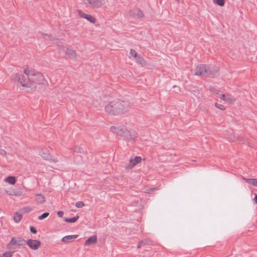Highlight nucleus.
Wrapping results in <instances>:
<instances>
[{
  "label": "nucleus",
  "mask_w": 257,
  "mask_h": 257,
  "mask_svg": "<svg viewBox=\"0 0 257 257\" xmlns=\"http://www.w3.org/2000/svg\"><path fill=\"white\" fill-rule=\"evenodd\" d=\"M220 98L222 100L227 102V103H231V104L234 103L236 100V99L234 97H233V96H232L229 94H221L220 96Z\"/></svg>",
  "instance_id": "obj_11"
},
{
  "label": "nucleus",
  "mask_w": 257,
  "mask_h": 257,
  "mask_svg": "<svg viewBox=\"0 0 257 257\" xmlns=\"http://www.w3.org/2000/svg\"><path fill=\"white\" fill-rule=\"evenodd\" d=\"M35 200L38 204H43L46 200L45 196L41 193H38L36 195Z\"/></svg>",
  "instance_id": "obj_15"
},
{
  "label": "nucleus",
  "mask_w": 257,
  "mask_h": 257,
  "mask_svg": "<svg viewBox=\"0 0 257 257\" xmlns=\"http://www.w3.org/2000/svg\"><path fill=\"white\" fill-rule=\"evenodd\" d=\"M215 105L216 107L219 108L220 110H224L225 107L222 104H220L217 103H215Z\"/></svg>",
  "instance_id": "obj_29"
},
{
  "label": "nucleus",
  "mask_w": 257,
  "mask_h": 257,
  "mask_svg": "<svg viewBox=\"0 0 257 257\" xmlns=\"http://www.w3.org/2000/svg\"><path fill=\"white\" fill-rule=\"evenodd\" d=\"M40 155L45 160H50V156L47 150H43Z\"/></svg>",
  "instance_id": "obj_20"
},
{
  "label": "nucleus",
  "mask_w": 257,
  "mask_h": 257,
  "mask_svg": "<svg viewBox=\"0 0 257 257\" xmlns=\"http://www.w3.org/2000/svg\"><path fill=\"white\" fill-rule=\"evenodd\" d=\"M25 209H26V211H27V212L31 210V209H29V208H26Z\"/></svg>",
  "instance_id": "obj_37"
},
{
  "label": "nucleus",
  "mask_w": 257,
  "mask_h": 257,
  "mask_svg": "<svg viewBox=\"0 0 257 257\" xmlns=\"http://www.w3.org/2000/svg\"><path fill=\"white\" fill-rule=\"evenodd\" d=\"M78 218H79V216L78 215H77L72 218H65L64 220H65V221H66L67 222L74 223V222H75L78 220Z\"/></svg>",
  "instance_id": "obj_22"
},
{
  "label": "nucleus",
  "mask_w": 257,
  "mask_h": 257,
  "mask_svg": "<svg viewBox=\"0 0 257 257\" xmlns=\"http://www.w3.org/2000/svg\"><path fill=\"white\" fill-rule=\"evenodd\" d=\"M254 200L255 201L256 203H257V195H255V197L254 198Z\"/></svg>",
  "instance_id": "obj_36"
},
{
  "label": "nucleus",
  "mask_w": 257,
  "mask_h": 257,
  "mask_svg": "<svg viewBox=\"0 0 257 257\" xmlns=\"http://www.w3.org/2000/svg\"><path fill=\"white\" fill-rule=\"evenodd\" d=\"M134 60L136 61V63L141 65L142 66H144L146 65L145 60L140 55H138Z\"/></svg>",
  "instance_id": "obj_17"
},
{
  "label": "nucleus",
  "mask_w": 257,
  "mask_h": 257,
  "mask_svg": "<svg viewBox=\"0 0 257 257\" xmlns=\"http://www.w3.org/2000/svg\"><path fill=\"white\" fill-rule=\"evenodd\" d=\"M88 3L93 8H99L104 6L107 0H87Z\"/></svg>",
  "instance_id": "obj_7"
},
{
  "label": "nucleus",
  "mask_w": 257,
  "mask_h": 257,
  "mask_svg": "<svg viewBox=\"0 0 257 257\" xmlns=\"http://www.w3.org/2000/svg\"><path fill=\"white\" fill-rule=\"evenodd\" d=\"M64 214V212L62 211H59L57 212V215L59 217H62Z\"/></svg>",
  "instance_id": "obj_33"
},
{
  "label": "nucleus",
  "mask_w": 257,
  "mask_h": 257,
  "mask_svg": "<svg viewBox=\"0 0 257 257\" xmlns=\"http://www.w3.org/2000/svg\"><path fill=\"white\" fill-rule=\"evenodd\" d=\"M72 150L75 152L81 153L83 150L79 147H75L74 148L72 149Z\"/></svg>",
  "instance_id": "obj_28"
},
{
  "label": "nucleus",
  "mask_w": 257,
  "mask_h": 257,
  "mask_svg": "<svg viewBox=\"0 0 257 257\" xmlns=\"http://www.w3.org/2000/svg\"><path fill=\"white\" fill-rule=\"evenodd\" d=\"M6 154L7 152L4 149H0V155L4 157Z\"/></svg>",
  "instance_id": "obj_30"
},
{
  "label": "nucleus",
  "mask_w": 257,
  "mask_h": 257,
  "mask_svg": "<svg viewBox=\"0 0 257 257\" xmlns=\"http://www.w3.org/2000/svg\"><path fill=\"white\" fill-rule=\"evenodd\" d=\"M110 130L112 133L117 135L123 137L127 139H129L130 131L125 127L120 126L117 127L111 126Z\"/></svg>",
  "instance_id": "obj_5"
},
{
  "label": "nucleus",
  "mask_w": 257,
  "mask_h": 257,
  "mask_svg": "<svg viewBox=\"0 0 257 257\" xmlns=\"http://www.w3.org/2000/svg\"><path fill=\"white\" fill-rule=\"evenodd\" d=\"M51 161H53L55 163H57L59 161V160L57 159H52Z\"/></svg>",
  "instance_id": "obj_35"
},
{
  "label": "nucleus",
  "mask_w": 257,
  "mask_h": 257,
  "mask_svg": "<svg viewBox=\"0 0 257 257\" xmlns=\"http://www.w3.org/2000/svg\"><path fill=\"white\" fill-rule=\"evenodd\" d=\"M49 213L48 212H45L43 214H42V215H40L38 217V219L39 220H42V219L46 218L47 217H48L49 216Z\"/></svg>",
  "instance_id": "obj_24"
},
{
  "label": "nucleus",
  "mask_w": 257,
  "mask_h": 257,
  "mask_svg": "<svg viewBox=\"0 0 257 257\" xmlns=\"http://www.w3.org/2000/svg\"><path fill=\"white\" fill-rule=\"evenodd\" d=\"M130 58H131V57H133L134 58V59L136 57H137V56L138 55L137 52L135 50H134L133 49H131L130 52Z\"/></svg>",
  "instance_id": "obj_23"
},
{
  "label": "nucleus",
  "mask_w": 257,
  "mask_h": 257,
  "mask_svg": "<svg viewBox=\"0 0 257 257\" xmlns=\"http://www.w3.org/2000/svg\"><path fill=\"white\" fill-rule=\"evenodd\" d=\"M30 231L31 232L33 233H36L37 232L36 229L33 226L30 227Z\"/></svg>",
  "instance_id": "obj_31"
},
{
  "label": "nucleus",
  "mask_w": 257,
  "mask_h": 257,
  "mask_svg": "<svg viewBox=\"0 0 257 257\" xmlns=\"http://www.w3.org/2000/svg\"><path fill=\"white\" fill-rule=\"evenodd\" d=\"M129 15L134 18H139L143 17L142 12L139 9H134L130 11Z\"/></svg>",
  "instance_id": "obj_12"
},
{
  "label": "nucleus",
  "mask_w": 257,
  "mask_h": 257,
  "mask_svg": "<svg viewBox=\"0 0 257 257\" xmlns=\"http://www.w3.org/2000/svg\"><path fill=\"white\" fill-rule=\"evenodd\" d=\"M5 181L10 184L14 185L16 183L17 179L14 176H9L5 179Z\"/></svg>",
  "instance_id": "obj_18"
},
{
  "label": "nucleus",
  "mask_w": 257,
  "mask_h": 257,
  "mask_svg": "<svg viewBox=\"0 0 257 257\" xmlns=\"http://www.w3.org/2000/svg\"><path fill=\"white\" fill-rule=\"evenodd\" d=\"M78 13L80 17L86 19L87 21L92 24L95 23L96 19L93 16L85 14L81 11H78Z\"/></svg>",
  "instance_id": "obj_10"
},
{
  "label": "nucleus",
  "mask_w": 257,
  "mask_h": 257,
  "mask_svg": "<svg viewBox=\"0 0 257 257\" xmlns=\"http://www.w3.org/2000/svg\"><path fill=\"white\" fill-rule=\"evenodd\" d=\"M65 53L66 55H67L71 59H75L77 57L76 51L71 48L67 49Z\"/></svg>",
  "instance_id": "obj_14"
},
{
  "label": "nucleus",
  "mask_w": 257,
  "mask_h": 257,
  "mask_svg": "<svg viewBox=\"0 0 257 257\" xmlns=\"http://www.w3.org/2000/svg\"><path fill=\"white\" fill-rule=\"evenodd\" d=\"M177 1H178V0H176Z\"/></svg>",
  "instance_id": "obj_38"
},
{
  "label": "nucleus",
  "mask_w": 257,
  "mask_h": 257,
  "mask_svg": "<svg viewBox=\"0 0 257 257\" xmlns=\"http://www.w3.org/2000/svg\"><path fill=\"white\" fill-rule=\"evenodd\" d=\"M12 78L14 81L20 83L23 88V90L29 92V79L27 76L26 77L19 73H15L13 74Z\"/></svg>",
  "instance_id": "obj_4"
},
{
  "label": "nucleus",
  "mask_w": 257,
  "mask_h": 257,
  "mask_svg": "<svg viewBox=\"0 0 257 257\" xmlns=\"http://www.w3.org/2000/svg\"><path fill=\"white\" fill-rule=\"evenodd\" d=\"M131 108L130 103L127 101L113 100L109 102L105 106L106 113L111 115H119L127 112Z\"/></svg>",
  "instance_id": "obj_2"
},
{
  "label": "nucleus",
  "mask_w": 257,
  "mask_h": 257,
  "mask_svg": "<svg viewBox=\"0 0 257 257\" xmlns=\"http://www.w3.org/2000/svg\"><path fill=\"white\" fill-rule=\"evenodd\" d=\"M75 206L77 208H81L84 206V203L82 201H78L76 203Z\"/></svg>",
  "instance_id": "obj_26"
},
{
  "label": "nucleus",
  "mask_w": 257,
  "mask_h": 257,
  "mask_svg": "<svg viewBox=\"0 0 257 257\" xmlns=\"http://www.w3.org/2000/svg\"><path fill=\"white\" fill-rule=\"evenodd\" d=\"M26 243L32 249L36 250L41 245V242L38 240L28 239Z\"/></svg>",
  "instance_id": "obj_8"
},
{
  "label": "nucleus",
  "mask_w": 257,
  "mask_h": 257,
  "mask_svg": "<svg viewBox=\"0 0 257 257\" xmlns=\"http://www.w3.org/2000/svg\"><path fill=\"white\" fill-rule=\"evenodd\" d=\"M78 237L77 235H70L63 237L62 238V241L63 242H69L70 241L75 239Z\"/></svg>",
  "instance_id": "obj_16"
},
{
  "label": "nucleus",
  "mask_w": 257,
  "mask_h": 257,
  "mask_svg": "<svg viewBox=\"0 0 257 257\" xmlns=\"http://www.w3.org/2000/svg\"><path fill=\"white\" fill-rule=\"evenodd\" d=\"M13 218L15 222L19 223L22 218V215L18 212H16Z\"/></svg>",
  "instance_id": "obj_21"
},
{
  "label": "nucleus",
  "mask_w": 257,
  "mask_h": 257,
  "mask_svg": "<svg viewBox=\"0 0 257 257\" xmlns=\"http://www.w3.org/2000/svg\"><path fill=\"white\" fill-rule=\"evenodd\" d=\"M97 238L96 235H92L89 237L85 242L84 245L89 246L91 244H95L97 243Z\"/></svg>",
  "instance_id": "obj_13"
},
{
  "label": "nucleus",
  "mask_w": 257,
  "mask_h": 257,
  "mask_svg": "<svg viewBox=\"0 0 257 257\" xmlns=\"http://www.w3.org/2000/svg\"><path fill=\"white\" fill-rule=\"evenodd\" d=\"M210 90L216 94L218 93V92H219L218 90H217L213 87H210Z\"/></svg>",
  "instance_id": "obj_32"
},
{
  "label": "nucleus",
  "mask_w": 257,
  "mask_h": 257,
  "mask_svg": "<svg viewBox=\"0 0 257 257\" xmlns=\"http://www.w3.org/2000/svg\"><path fill=\"white\" fill-rule=\"evenodd\" d=\"M13 253L11 252H6L0 256V257H12Z\"/></svg>",
  "instance_id": "obj_25"
},
{
  "label": "nucleus",
  "mask_w": 257,
  "mask_h": 257,
  "mask_svg": "<svg viewBox=\"0 0 257 257\" xmlns=\"http://www.w3.org/2000/svg\"><path fill=\"white\" fill-rule=\"evenodd\" d=\"M218 72V69L217 68L210 67L205 64H200L197 66L195 74L213 77L217 75Z\"/></svg>",
  "instance_id": "obj_3"
},
{
  "label": "nucleus",
  "mask_w": 257,
  "mask_h": 257,
  "mask_svg": "<svg viewBox=\"0 0 257 257\" xmlns=\"http://www.w3.org/2000/svg\"><path fill=\"white\" fill-rule=\"evenodd\" d=\"M142 158L141 157L137 156L134 159L130 160L129 164L125 168L126 169H130L141 162Z\"/></svg>",
  "instance_id": "obj_9"
},
{
  "label": "nucleus",
  "mask_w": 257,
  "mask_h": 257,
  "mask_svg": "<svg viewBox=\"0 0 257 257\" xmlns=\"http://www.w3.org/2000/svg\"><path fill=\"white\" fill-rule=\"evenodd\" d=\"M26 244V240L21 237H12L10 242L8 244V248H12L15 246L24 245Z\"/></svg>",
  "instance_id": "obj_6"
},
{
  "label": "nucleus",
  "mask_w": 257,
  "mask_h": 257,
  "mask_svg": "<svg viewBox=\"0 0 257 257\" xmlns=\"http://www.w3.org/2000/svg\"><path fill=\"white\" fill-rule=\"evenodd\" d=\"M216 3L219 6L222 7L224 5L225 0H216Z\"/></svg>",
  "instance_id": "obj_27"
},
{
  "label": "nucleus",
  "mask_w": 257,
  "mask_h": 257,
  "mask_svg": "<svg viewBox=\"0 0 257 257\" xmlns=\"http://www.w3.org/2000/svg\"><path fill=\"white\" fill-rule=\"evenodd\" d=\"M23 69L24 73L28 77L29 93L35 92L38 85H44L47 83L44 75L40 72L28 65L24 66Z\"/></svg>",
  "instance_id": "obj_1"
},
{
  "label": "nucleus",
  "mask_w": 257,
  "mask_h": 257,
  "mask_svg": "<svg viewBox=\"0 0 257 257\" xmlns=\"http://www.w3.org/2000/svg\"><path fill=\"white\" fill-rule=\"evenodd\" d=\"M242 179L249 184L257 186V179H246L244 177H242Z\"/></svg>",
  "instance_id": "obj_19"
},
{
  "label": "nucleus",
  "mask_w": 257,
  "mask_h": 257,
  "mask_svg": "<svg viewBox=\"0 0 257 257\" xmlns=\"http://www.w3.org/2000/svg\"><path fill=\"white\" fill-rule=\"evenodd\" d=\"M144 244L143 241H140L138 244V248H140L141 247V246L142 245V244Z\"/></svg>",
  "instance_id": "obj_34"
}]
</instances>
